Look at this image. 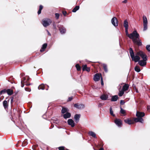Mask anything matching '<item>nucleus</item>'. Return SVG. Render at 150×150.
Segmentation results:
<instances>
[{"label": "nucleus", "instance_id": "obj_29", "mask_svg": "<svg viewBox=\"0 0 150 150\" xmlns=\"http://www.w3.org/2000/svg\"><path fill=\"white\" fill-rule=\"evenodd\" d=\"M103 69H104L105 71L106 72H107L108 71V70L107 69V65L105 64H103Z\"/></svg>", "mask_w": 150, "mask_h": 150}, {"label": "nucleus", "instance_id": "obj_4", "mask_svg": "<svg viewBox=\"0 0 150 150\" xmlns=\"http://www.w3.org/2000/svg\"><path fill=\"white\" fill-rule=\"evenodd\" d=\"M135 55L140 56L143 59L142 60L146 61L147 60V57L146 55L142 51H140L137 52Z\"/></svg>", "mask_w": 150, "mask_h": 150}, {"label": "nucleus", "instance_id": "obj_6", "mask_svg": "<svg viewBox=\"0 0 150 150\" xmlns=\"http://www.w3.org/2000/svg\"><path fill=\"white\" fill-rule=\"evenodd\" d=\"M112 24L115 27L117 26L118 25V21L117 18L115 17H113L111 21Z\"/></svg>", "mask_w": 150, "mask_h": 150}, {"label": "nucleus", "instance_id": "obj_38", "mask_svg": "<svg viewBox=\"0 0 150 150\" xmlns=\"http://www.w3.org/2000/svg\"><path fill=\"white\" fill-rule=\"evenodd\" d=\"M55 18L57 19H58L59 18V13H55Z\"/></svg>", "mask_w": 150, "mask_h": 150}, {"label": "nucleus", "instance_id": "obj_47", "mask_svg": "<svg viewBox=\"0 0 150 150\" xmlns=\"http://www.w3.org/2000/svg\"><path fill=\"white\" fill-rule=\"evenodd\" d=\"M46 30L47 31V34L48 35H50V36L51 35V34L50 33V32H49V31H48V30Z\"/></svg>", "mask_w": 150, "mask_h": 150}, {"label": "nucleus", "instance_id": "obj_30", "mask_svg": "<svg viewBox=\"0 0 150 150\" xmlns=\"http://www.w3.org/2000/svg\"><path fill=\"white\" fill-rule=\"evenodd\" d=\"M110 115L113 117H115V115L113 114V111L112 110V108L111 107L110 108Z\"/></svg>", "mask_w": 150, "mask_h": 150}, {"label": "nucleus", "instance_id": "obj_37", "mask_svg": "<svg viewBox=\"0 0 150 150\" xmlns=\"http://www.w3.org/2000/svg\"><path fill=\"white\" fill-rule=\"evenodd\" d=\"M146 48L148 51H150V45H146Z\"/></svg>", "mask_w": 150, "mask_h": 150}, {"label": "nucleus", "instance_id": "obj_34", "mask_svg": "<svg viewBox=\"0 0 150 150\" xmlns=\"http://www.w3.org/2000/svg\"><path fill=\"white\" fill-rule=\"evenodd\" d=\"M120 113L123 114H124V116L125 115V110L123 109L121 107H120Z\"/></svg>", "mask_w": 150, "mask_h": 150}, {"label": "nucleus", "instance_id": "obj_46", "mask_svg": "<svg viewBox=\"0 0 150 150\" xmlns=\"http://www.w3.org/2000/svg\"><path fill=\"white\" fill-rule=\"evenodd\" d=\"M85 71H86L88 72H89L90 71V69L88 67H87Z\"/></svg>", "mask_w": 150, "mask_h": 150}, {"label": "nucleus", "instance_id": "obj_22", "mask_svg": "<svg viewBox=\"0 0 150 150\" xmlns=\"http://www.w3.org/2000/svg\"><path fill=\"white\" fill-rule=\"evenodd\" d=\"M7 94L9 95H11L13 93V91L12 89H7Z\"/></svg>", "mask_w": 150, "mask_h": 150}, {"label": "nucleus", "instance_id": "obj_7", "mask_svg": "<svg viewBox=\"0 0 150 150\" xmlns=\"http://www.w3.org/2000/svg\"><path fill=\"white\" fill-rule=\"evenodd\" d=\"M74 106L75 108L79 109H82L84 108H85L84 105L81 104L75 103L74 104Z\"/></svg>", "mask_w": 150, "mask_h": 150}, {"label": "nucleus", "instance_id": "obj_48", "mask_svg": "<svg viewBox=\"0 0 150 150\" xmlns=\"http://www.w3.org/2000/svg\"><path fill=\"white\" fill-rule=\"evenodd\" d=\"M41 11L39 10L38 12V14H40L41 13Z\"/></svg>", "mask_w": 150, "mask_h": 150}, {"label": "nucleus", "instance_id": "obj_12", "mask_svg": "<svg viewBox=\"0 0 150 150\" xmlns=\"http://www.w3.org/2000/svg\"><path fill=\"white\" fill-rule=\"evenodd\" d=\"M100 79V76L98 74H96L94 75L93 80L95 81H98Z\"/></svg>", "mask_w": 150, "mask_h": 150}, {"label": "nucleus", "instance_id": "obj_13", "mask_svg": "<svg viewBox=\"0 0 150 150\" xmlns=\"http://www.w3.org/2000/svg\"><path fill=\"white\" fill-rule=\"evenodd\" d=\"M71 114L69 112H67L66 113L64 114L63 116L65 119H67L71 117Z\"/></svg>", "mask_w": 150, "mask_h": 150}, {"label": "nucleus", "instance_id": "obj_3", "mask_svg": "<svg viewBox=\"0 0 150 150\" xmlns=\"http://www.w3.org/2000/svg\"><path fill=\"white\" fill-rule=\"evenodd\" d=\"M52 23L51 20L48 18H45L42 21V24L45 27L49 25Z\"/></svg>", "mask_w": 150, "mask_h": 150}, {"label": "nucleus", "instance_id": "obj_17", "mask_svg": "<svg viewBox=\"0 0 150 150\" xmlns=\"http://www.w3.org/2000/svg\"><path fill=\"white\" fill-rule=\"evenodd\" d=\"M88 134L90 136H91L94 138H97L96 134L94 132L92 131H91L89 132Z\"/></svg>", "mask_w": 150, "mask_h": 150}, {"label": "nucleus", "instance_id": "obj_35", "mask_svg": "<svg viewBox=\"0 0 150 150\" xmlns=\"http://www.w3.org/2000/svg\"><path fill=\"white\" fill-rule=\"evenodd\" d=\"M76 69L78 71H79L81 70V67L78 64H77L76 65Z\"/></svg>", "mask_w": 150, "mask_h": 150}, {"label": "nucleus", "instance_id": "obj_32", "mask_svg": "<svg viewBox=\"0 0 150 150\" xmlns=\"http://www.w3.org/2000/svg\"><path fill=\"white\" fill-rule=\"evenodd\" d=\"M134 70L137 72H139L140 71V69L139 67L137 66H136L134 68Z\"/></svg>", "mask_w": 150, "mask_h": 150}, {"label": "nucleus", "instance_id": "obj_57", "mask_svg": "<svg viewBox=\"0 0 150 150\" xmlns=\"http://www.w3.org/2000/svg\"><path fill=\"white\" fill-rule=\"evenodd\" d=\"M30 84H26L27 85H29Z\"/></svg>", "mask_w": 150, "mask_h": 150}, {"label": "nucleus", "instance_id": "obj_55", "mask_svg": "<svg viewBox=\"0 0 150 150\" xmlns=\"http://www.w3.org/2000/svg\"><path fill=\"white\" fill-rule=\"evenodd\" d=\"M146 29H145V28L144 29L143 31H144L146 30Z\"/></svg>", "mask_w": 150, "mask_h": 150}, {"label": "nucleus", "instance_id": "obj_11", "mask_svg": "<svg viewBox=\"0 0 150 150\" xmlns=\"http://www.w3.org/2000/svg\"><path fill=\"white\" fill-rule=\"evenodd\" d=\"M145 115V113L143 112H141L139 111L137 112L136 116L137 117H142Z\"/></svg>", "mask_w": 150, "mask_h": 150}, {"label": "nucleus", "instance_id": "obj_10", "mask_svg": "<svg viewBox=\"0 0 150 150\" xmlns=\"http://www.w3.org/2000/svg\"><path fill=\"white\" fill-rule=\"evenodd\" d=\"M81 116V115L80 114H76L74 115V119L75 122L76 123H78L79 122Z\"/></svg>", "mask_w": 150, "mask_h": 150}, {"label": "nucleus", "instance_id": "obj_40", "mask_svg": "<svg viewBox=\"0 0 150 150\" xmlns=\"http://www.w3.org/2000/svg\"><path fill=\"white\" fill-rule=\"evenodd\" d=\"M53 26L54 28H56L57 27V24L54 22H53Z\"/></svg>", "mask_w": 150, "mask_h": 150}, {"label": "nucleus", "instance_id": "obj_59", "mask_svg": "<svg viewBox=\"0 0 150 150\" xmlns=\"http://www.w3.org/2000/svg\"><path fill=\"white\" fill-rule=\"evenodd\" d=\"M48 89H47L46 90H48Z\"/></svg>", "mask_w": 150, "mask_h": 150}, {"label": "nucleus", "instance_id": "obj_42", "mask_svg": "<svg viewBox=\"0 0 150 150\" xmlns=\"http://www.w3.org/2000/svg\"><path fill=\"white\" fill-rule=\"evenodd\" d=\"M125 103V102L123 100H120V104L121 105H124Z\"/></svg>", "mask_w": 150, "mask_h": 150}, {"label": "nucleus", "instance_id": "obj_56", "mask_svg": "<svg viewBox=\"0 0 150 150\" xmlns=\"http://www.w3.org/2000/svg\"><path fill=\"white\" fill-rule=\"evenodd\" d=\"M101 105V104H100L99 105V106H100V105Z\"/></svg>", "mask_w": 150, "mask_h": 150}, {"label": "nucleus", "instance_id": "obj_20", "mask_svg": "<svg viewBox=\"0 0 150 150\" xmlns=\"http://www.w3.org/2000/svg\"><path fill=\"white\" fill-rule=\"evenodd\" d=\"M68 111V109L65 107H62V109L61 110V113L62 114H64L66 113Z\"/></svg>", "mask_w": 150, "mask_h": 150}, {"label": "nucleus", "instance_id": "obj_44", "mask_svg": "<svg viewBox=\"0 0 150 150\" xmlns=\"http://www.w3.org/2000/svg\"><path fill=\"white\" fill-rule=\"evenodd\" d=\"M101 83L102 85L103 86L104 85L103 82V79L102 77H101Z\"/></svg>", "mask_w": 150, "mask_h": 150}, {"label": "nucleus", "instance_id": "obj_43", "mask_svg": "<svg viewBox=\"0 0 150 150\" xmlns=\"http://www.w3.org/2000/svg\"><path fill=\"white\" fill-rule=\"evenodd\" d=\"M72 100V97H69L67 100L68 101H71Z\"/></svg>", "mask_w": 150, "mask_h": 150}, {"label": "nucleus", "instance_id": "obj_50", "mask_svg": "<svg viewBox=\"0 0 150 150\" xmlns=\"http://www.w3.org/2000/svg\"><path fill=\"white\" fill-rule=\"evenodd\" d=\"M127 2V0H125L122 1V3H126Z\"/></svg>", "mask_w": 150, "mask_h": 150}, {"label": "nucleus", "instance_id": "obj_39", "mask_svg": "<svg viewBox=\"0 0 150 150\" xmlns=\"http://www.w3.org/2000/svg\"><path fill=\"white\" fill-rule=\"evenodd\" d=\"M59 150H64V146H60L58 147Z\"/></svg>", "mask_w": 150, "mask_h": 150}, {"label": "nucleus", "instance_id": "obj_15", "mask_svg": "<svg viewBox=\"0 0 150 150\" xmlns=\"http://www.w3.org/2000/svg\"><path fill=\"white\" fill-rule=\"evenodd\" d=\"M108 95L105 94H103L100 96V98L101 100H105L108 99Z\"/></svg>", "mask_w": 150, "mask_h": 150}, {"label": "nucleus", "instance_id": "obj_33", "mask_svg": "<svg viewBox=\"0 0 150 150\" xmlns=\"http://www.w3.org/2000/svg\"><path fill=\"white\" fill-rule=\"evenodd\" d=\"M6 92H7V89H4L3 90H2L0 91V95H1L3 94H4V93H6Z\"/></svg>", "mask_w": 150, "mask_h": 150}, {"label": "nucleus", "instance_id": "obj_31", "mask_svg": "<svg viewBox=\"0 0 150 150\" xmlns=\"http://www.w3.org/2000/svg\"><path fill=\"white\" fill-rule=\"evenodd\" d=\"M59 30L62 34L64 33L66 31V29H59Z\"/></svg>", "mask_w": 150, "mask_h": 150}, {"label": "nucleus", "instance_id": "obj_9", "mask_svg": "<svg viewBox=\"0 0 150 150\" xmlns=\"http://www.w3.org/2000/svg\"><path fill=\"white\" fill-rule=\"evenodd\" d=\"M68 124L71 126V127H74L75 125V124L72 119H69L67 121Z\"/></svg>", "mask_w": 150, "mask_h": 150}, {"label": "nucleus", "instance_id": "obj_8", "mask_svg": "<svg viewBox=\"0 0 150 150\" xmlns=\"http://www.w3.org/2000/svg\"><path fill=\"white\" fill-rule=\"evenodd\" d=\"M115 122L118 127H121L122 125V122L120 119H116L115 120Z\"/></svg>", "mask_w": 150, "mask_h": 150}, {"label": "nucleus", "instance_id": "obj_45", "mask_svg": "<svg viewBox=\"0 0 150 150\" xmlns=\"http://www.w3.org/2000/svg\"><path fill=\"white\" fill-rule=\"evenodd\" d=\"M43 8V6L42 5H40L39 6V10H42Z\"/></svg>", "mask_w": 150, "mask_h": 150}, {"label": "nucleus", "instance_id": "obj_51", "mask_svg": "<svg viewBox=\"0 0 150 150\" xmlns=\"http://www.w3.org/2000/svg\"><path fill=\"white\" fill-rule=\"evenodd\" d=\"M13 97L11 98V103L13 101Z\"/></svg>", "mask_w": 150, "mask_h": 150}, {"label": "nucleus", "instance_id": "obj_5", "mask_svg": "<svg viewBox=\"0 0 150 150\" xmlns=\"http://www.w3.org/2000/svg\"><path fill=\"white\" fill-rule=\"evenodd\" d=\"M143 20V28H147L148 21L146 16L144 15L142 17Z\"/></svg>", "mask_w": 150, "mask_h": 150}, {"label": "nucleus", "instance_id": "obj_19", "mask_svg": "<svg viewBox=\"0 0 150 150\" xmlns=\"http://www.w3.org/2000/svg\"><path fill=\"white\" fill-rule=\"evenodd\" d=\"M129 87V85L127 84H125L123 86L122 89L125 91L128 90Z\"/></svg>", "mask_w": 150, "mask_h": 150}, {"label": "nucleus", "instance_id": "obj_1", "mask_svg": "<svg viewBox=\"0 0 150 150\" xmlns=\"http://www.w3.org/2000/svg\"><path fill=\"white\" fill-rule=\"evenodd\" d=\"M125 29L126 35L129 38L132 40L133 42L139 46H141L142 42L141 40L139 38V35L136 30H134L132 33L129 34L128 29Z\"/></svg>", "mask_w": 150, "mask_h": 150}, {"label": "nucleus", "instance_id": "obj_25", "mask_svg": "<svg viewBox=\"0 0 150 150\" xmlns=\"http://www.w3.org/2000/svg\"><path fill=\"white\" fill-rule=\"evenodd\" d=\"M79 8V6H76L72 10V11L73 12H76L77 10H78Z\"/></svg>", "mask_w": 150, "mask_h": 150}, {"label": "nucleus", "instance_id": "obj_26", "mask_svg": "<svg viewBox=\"0 0 150 150\" xmlns=\"http://www.w3.org/2000/svg\"><path fill=\"white\" fill-rule=\"evenodd\" d=\"M124 122L126 123L129 125H130L132 124L131 120L128 119L125 120Z\"/></svg>", "mask_w": 150, "mask_h": 150}, {"label": "nucleus", "instance_id": "obj_21", "mask_svg": "<svg viewBox=\"0 0 150 150\" xmlns=\"http://www.w3.org/2000/svg\"><path fill=\"white\" fill-rule=\"evenodd\" d=\"M47 46V43H44L42 45V47L41 49L40 50V51L41 52H42L46 48Z\"/></svg>", "mask_w": 150, "mask_h": 150}, {"label": "nucleus", "instance_id": "obj_52", "mask_svg": "<svg viewBox=\"0 0 150 150\" xmlns=\"http://www.w3.org/2000/svg\"><path fill=\"white\" fill-rule=\"evenodd\" d=\"M21 86L22 87H23L24 86V84H23L22 83V81H21Z\"/></svg>", "mask_w": 150, "mask_h": 150}, {"label": "nucleus", "instance_id": "obj_58", "mask_svg": "<svg viewBox=\"0 0 150 150\" xmlns=\"http://www.w3.org/2000/svg\"><path fill=\"white\" fill-rule=\"evenodd\" d=\"M136 92H138V91H136Z\"/></svg>", "mask_w": 150, "mask_h": 150}, {"label": "nucleus", "instance_id": "obj_16", "mask_svg": "<svg viewBox=\"0 0 150 150\" xmlns=\"http://www.w3.org/2000/svg\"><path fill=\"white\" fill-rule=\"evenodd\" d=\"M118 99V96L117 95H115L112 96L111 99V101H116Z\"/></svg>", "mask_w": 150, "mask_h": 150}, {"label": "nucleus", "instance_id": "obj_36", "mask_svg": "<svg viewBox=\"0 0 150 150\" xmlns=\"http://www.w3.org/2000/svg\"><path fill=\"white\" fill-rule=\"evenodd\" d=\"M87 68V65L86 64H85L83 65L82 68V70L83 71H85L86 68Z\"/></svg>", "mask_w": 150, "mask_h": 150}, {"label": "nucleus", "instance_id": "obj_28", "mask_svg": "<svg viewBox=\"0 0 150 150\" xmlns=\"http://www.w3.org/2000/svg\"><path fill=\"white\" fill-rule=\"evenodd\" d=\"M45 87V85L44 84H42L40 85L38 87V89H42V90H44L45 89L44 88Z\"/></svg>", "mask_w": 150, "mask_h": 150}, {"label": "nucleus", "instance_id": "obj_54", "mask_svg": "<svg viewBox=\"0 0 150 150\" xmlns=\"http://www.w3.org/2000/svg\"><path fill=\"white\" fill-rule=\"evenodd\" d=\"M149 108H150V107L148 106V107H147V109L148 110H149Z\"/></svg>", "mask_w": 150, "mask_h": 150}, {"label": "nucleus", "instance_id": "obj_2", "mask_svg": "<svg viewBox=\"0 0 150 150\" xmlns=\"http://www.w3.org/2000/svg\"><path fill=\"white\" fill-rule=\"evenodd\" d=\"M130 57L132 61L135 62H138L139 64L142 67L145 66L146 64V61L140 60V57L137 55H134V52L132 48H130L129 50Z\"/></svg>", "mask_w": 150, "mask_h": 150}, {"label": "nucleus", "instance_id": "obj_41", "mask_svg": "<svg viewBox=\"0 0 150 150\" xmlns=\"http://www.w3.org/2000/svg\"><path fill=\"white\" fill-rule=\"evenodd\" d=\"M25 90L27 91L30 92L31 91V89L28 88H25Z\"/></svg>", "mask_w": 150, "mask_h": 150}, {"label": "nucleus", "instance_id": "obj_27", "mask_svg": "<svg viewBox=\"0 0 150 150\" xmlns=\"http://www.w3.org/2000/svg\"><path fill=\"white\" fill-rule=\"evenodd\" d=\"M3 105L5 108H7L8 107L7 101L6 100H4L3 102Z\"/></svg>", "mask_w": 150, "mask_h": 150}, {"label": "nucleus", "instance_id": "obj_53", "mask_svg": "<svg viewBox=\"0 0 150 150\" xmlns=\"http://www.w3.org/2000/svg\"><path fill=\"white\" fill-rule=\"evenodd\" d=\"M99 150H104V149L103 148H101Z\"/></svg>", "mask_w": 150, "mask_h": 150}, {"label": "nucleus", "instance_id": "obj_24", "mask_svg": "<svg viewBox=\"0 0 150 150\" xmlns=\"http://www.w3.org/2000/svg\"><path fill=\"white\" fill-rule=\"evenodd\" d=\"M57 27L58 28H64L62 25V24L61 23L59 22L57 23Z\"/></svg>", "mask_w": 150, "mask_h": 150}, {"label": "nucleus", "instance_id": "obj_49", "mask_svg": "<svg viewBox=\"0 0 150 150\" xmlns=\"http://www.w3.org/2000/svg\"><path fill=\"white\" fill-rule=\"evenodd\" d=\"M62 13H63V15H64V16H65L67 14V12L66 11H63Z\"/></svg>", "mask_w": 150, "mask_h": 150}, {"label": "nucleus", "instance_id": "obj_23", "mask_svg": "<svg viewBox=\"0 0 150 150\" xmlns=\"http://www.w3.org/2000/svg\"><path fill=\"white\" fill-rule=\"evenodd\" d=\"M120 89H119V93H118V95L120 97L122 96L124 93L125 91L122 89L121 90H120Z\"/></svg>", "mask_w": 150, "mask_h": 150}, {"label": "nucleus", "instance_id": "obj_14", "mask_svg": "<svg viewBox=\"0 0 150 150\" xmlns=\"http://www.w3.org/2000/svg\"><path fill=\"white\" fill-rule=\"evenodd\" d=\"M134 120L136 122H140L141 123H143L144 120L142 117H137L134 119Z\"/></svg>", "mask_w": 150, "mask_h": 150}, {"label": "nucleus", "instance_id": "obj_18", "mask_svg": "<svg viewBox=\"0 0 150 150\" xmlns=\"http://www.w3.org/2000/svg\"><path fill=\"white\" fill-rule=\"evenodd\" d=\"M124 26L125 28H128L129 27L128 22L127 20H125L124 22Z\"/></svg>", "mask_w": 150, "mask_h": 150}]
</instances>
